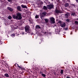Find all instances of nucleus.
<instances>
[{
  "mask_svg": "<svg viewBox=\"0 0 78 78\" xmlns=\"http://www.w3.org/2000/svg\"><path fill=\"white\" fill-rule=\"evenodd\" d=\"M12 17L14 19H16V20H21L22 19V14L20 12L17 13L16 16L15 15H12Z\"/></svg>",
  "mask_w": 78,
  "mask_h": 78,
  "instance_id": "1",
  "label": "nucleus"
},
{
  "mask_svg": "<svg viewBox=\"0 0 78 78\" xmlns=\"http://www.w3.org/2000/svg\"><path fill=\"white\" fill-rule=\"evenodd\" d=\"M25 31L27 33H30L31 32V30L30 29V26L28 25H27L24 27Z\"/></svg>",
  "mask_w": 78,
  "mask_h": 78,
  "instance_id": "2",
  "label": "nucleus"
},
{
  "mask_svg": "<svg viewBox=\"0 0 78 78\" xmlns=\"http://www.w3.org/2000/svg\"><path fill=\"white\" fill-rule=\"evenodd\" d=\"M49 20L51 23V24L55 23V20L54 18L53 17H50Z\"/></svg>",
  "mask_w": 78,
  "mask_h": 78,
  "instance_id": "3",
  "label": "nucleus"
},
{
  "mask_svg": "<svg viewBox=\"0 0 78 78\" xmlns=\"http://www.w3.org/2000/svg\"><path fill=\"white\" fill-rule=\"evenodd\" d=\"M55 12L56 14H59V13L62 14V13H63V12L59 9H56L55 10Z\"/></svg>",
  "mask_w": 78,
  "mask_h": 78,
  "instance_id": "4",
  "label": "nucleus"
},
{
  "mask_svg": "<svg viewBox=\"0 0 78 78\" xmlns=\"http://www.w3.org/2000/svg\"><path fill=\"white\" fill-rule=\"evenodd\" d=\"M59 22L60 23V27H61L63 28V27H66V23L65 22H62L61 21H59Z\"/></svg>",
  "mask_w": 78,
  "mask_h": 78,
  "instance_id": "5",
  "label": "nucleus"
},
{
  "mask_svg": "<svg viewBox=\"0 0 78 78\" xmlns=\"http://www.w3.org/2000/svg\"><path fill=\"white\" fill-rule=\"evenodd\" d=\"M47 7L49 9H51L54 8V5L53 4L48 5H47Z\"/></svg>",
  "mask_w": 78,
  "mask_h": 78,
  "instance_id": "6",
  "label": "nucleus"
},
{
  "mask_svg": "<svg viewBox=\"0 0 78 78\" xmlns=\"http://www.w3.org/2000/svg\"><path fill=\"white\" fill-rule=\"evenodd\" d=\"M70 13L67 12L65 14V18H69V16H70Z\"/></svg>",
  "mask_w": 78,
  "mask_h": 78,
  "instance_id": "7",
  "label": "nucleus"
},
{
  "mask_svg": "<svg viewBox=\"0 0 78 78\" xmlns=\"http://www.w3.org/2000/svg\"><path fill=\"white\" fill-rule=\"evenodd\" d=\"M16 8L18 11H22L21 7H20V6H18Z\"/></svg>",
  "mask_w": 78,
  "mask_h": 78,
  "instance_id": "8",
  "label": "nucleus"
},
{
  "mask_svg": "<svg viewBox=\"0 0 78 78\" xmlns=\"http://www.w3.org/2000/svg\"><path fill=\"white\" fill-rule=\"evenodd\" d=\"M7 9L9 10L10 11H11V12H12V11H13L14 10V9H12V8H11L9 7H7Z\"/></svg>",
  "mask_w": 78,
  "mask_h": 78,
  "instance_id": "9",
  "label": "nucleus"
},
{
  "mask_svg": "<svg viewBox=\"0 0 78 78\" xmlns=\"http://www.w3.org/2000/svg\"><path fill=\"white\" fill-rule=\"evenodd\" d=\"M21 6L23 8H27V5H21Z\"/></svg>",
  "mask_w": 78,
  "mask_h": 78,
  "instance_id": "10",
  "label": "nucleus"
},
{
  "mask_svg": "<svg viewBox=\"0 0 78 78\" xmlns=\"http://www.w3.org/2000/svg\"><path fill=\"white\" fill-rule=\"evenodd\" d=\"M71 16H76V13L74 12H72L71 13Z\"/></svg>",
  "mask_w": 78,
  "mask_h": 78,
  "instance_id": "11",
  "label": "nucleus"
},
{
  "mask_svg": "<svg viewBox=\"0 0 78 78\" xmlns=\"http://www.w3.org/2000/svg\"><path fill=\"white\" fill-rule=\"evenodd\" d=\"M36 29H41V27H40V26L38 25H37L35 27Z\"/></svg>",
  "mask_w": 78,
  "mask_h": 78,
  "instance_id": "12",
  "label": "nucleus"
},
{
  "mask_svg": "<svg viewBox=\"0 0 78 78\" xmlns=\"http://www.w3.org/2000/svg\"><path fill=\"white\" fill-rule=\"evenodd\" d=\"M43 9L44 10H47V7L45 5H44L43 7Z\"/></svg>",
  "mask_w": 78,
  "mask_h": 78,
  "instance_id": "13",
  "label": "nucleus"
},
{
  "mask_svg": "<svg viewBox=\"0 0 78 78\" xmlns=\"http://www.w3.org/2000/svg\"><path fill=\"white\" fill-rule=\"evenodd\" d=\"M45 16V13H43L41 15V16H42V17H44Z\"/></svg>",
  "mask_w": 78,
  "mask_h": 78,
  "instance_id": "14",
  "label": "nucleus"
},
{
  "mask_svg": "<svg viewBox=\"0 0 78 78\" xmlns=\"http://www.w3.org/2000/svg\"><path fill=\"white\" fill-rule=\"evenodd\" d=\"M69 6V3H66L65 4V7H67V6Z\"/></svg>",
  "mask_w": 78,
  "mask_h": 78,
  "instance_id": "15",
  "label": "nucleus"
},
{
  "mask_svg": "<svg viewBox=\"0 0 78 78\" xmlns=\"http://www.w3.org/2000/svg\"><path fill=\"white\" fill-rule=\"evenodd\" d=\"M4 75L6 77H9V75L8 74H7V73L5 74Z\"/></svg>",
  "mask_w": 78,
  "mask_h": 78,
  "instance_id": "16",
  "label": "nucleus"
},
{
  "mask_svg": "<svg viewBox=\"0 0 78 78\" xmlns=\"http://www.w3.org/2000/svg\"><path fill=\"white\" fill-rule=\"evenodd\" d=\"M44 20L46 23H48V19H44Z\"/></svg>",
  "mask_w": 78,
  "mask_h": 78,
  "instance_id": "17",
  "label": "nucleus"
},
{
  "mask_svg": "<svg viewBox=\"0 0 78 78\" xmlns=\"http://www.w3.org/2000/svg\"><path fill=\"white\" fill-rule=\"evenodd\" d=\"M63 73H64V71L63 70H61L60 71V73H61V74H62Z\"/></svg>",
  "mask_w": 78,
  "mask_h": 78,
  "instance_id": "18",
  "label": "nucleus"
},
{
  "mask_svg": "<svg viewBox=\"0 0 78 78\" xmlns=\"http://www.w3.org/2000/svg\"><path fill=\"white\" fill-rule=\"evenodd\" d=\"M18 67H19L20 68V69H21V70H25V68H22L20 66H18Z\"/></svg>",
  "mask_w": 78,
  "mask_h": 78,
  "instance_id": "19",
  "label": "nucleus"
},
{
  "mask_svg": "<svg viewBox=\"0 0 78 78\" xmlns=\"http://www.w3.org/2000/svg\"><path fill=\"white\" fill-rule=\"evenodd\" d=\"M21 33L22 34H23V35L25 33L26 34H27V33H26V32H22Z\"/></svg>",
  "mask_w": 78,
  "mask_h": 78,
  "instance_id": "20",
  "label": "nucleus"
},
{
  "mask_svg": "<svg viewBox=\"0 0 78 78\" xmlns=\"http://www.w3.org/2000/svg\"><path fill=\"white\" fill-rule=\"evenodd\" d=\"M70 6L72 7V6H74L75 7V5L74 4H71L70 5Z\"/></svg>",
  "mask_w": 78,
  "mask_h": 78,
  "instance_id": "21",
  "label": "nucleus"
},
{
  "mask_svg": "<svg viewBox=\"0 0 78 78\" xmlns=\"http://www.w3.org/2000/svg\"><path fill=\"white\" fill-rule=\"evenodd\" d=\"M8 19H9L11 20L12 19V17L11 16H8Z\"/></svg>",
  "mask_w": 78,
  "mask_h": 78,
  "instance_id": "22",
  "label": "nucleus"
},
{
  "mask_svg": "<svg viewBox=\"0 0 78 78\" xmlns=\"http://www.w3.org/2000/svg\"><path fill=\"white\" fill-rule=\"evenodd\" d=\"M41 75L42 76H43V77H45V74H44V73H42L41 74Z\"/></svg>",
  "mask_w": 78,
  "mask_h": 78,
  "instance_id": "23",
  "label": "nucleus"
},
{
  "mask_svg": "<svg viewBox=\"0 0 78 78\" xmlns=\"http://www.w3.org/2000/svg\"><path fill=\"white\" fill-rule=\"evenodd\" d=\"M66 22H70V20H69V19H66Z\"/></svg>",
  "mask_w": 78,
  "mask_h": 78,
  "instance_id": "24",
  "label": "nucleus"
},
{
  "mask_svg": "<svg viewBox=\"0 0 78 78\" xmlns=\"http://www.w3.org/2000/svg\"><path fill=\"white\" fill-rule=\"evenodd\" d=\"M35 18H36V19H37V18H39V16H38L36 15L35 16Z\"/></svg>",
  "mask_w": 78,
  "mask_h": 78,
  "instance_id": "25",
  "label": "nucleus"
},
{
  "mask_svg": "<svg viewBox=\"0 0 78 78\" xmlns=\"http://www.w3.org/2000/svg\"><path fill=\"white\" fill-rule=\"evenodd\" d=\"M59 32H60L59 30H57V34H59Z\"/></svg>",
  "mask_w": 78,
  "mask_h": 78,
  "instance_id": "26",
  "label": "nucleus"
},
{
  "mask_svg": "<svg viewBox=\"0 0 78 78\" xmlns=\"http://www.w3.org/2000/svg\"><path fill=\"white\" fill-rule=\"evenodd\" d=\"M57 3H59V0H56Z\"/></svg>",
  "mask_w": 78,
  "mask_h": 78,
  "instance_id": "27",
  "label": "nucleus"
},
{
  "mask_svg": "<svg viewBox=\"0 0 78 78\" xmlns=\"http://www.w3.org/2000/svg\"><path fill=\"white\" fill-rule=\"evenodd\" d=\"M75 23H78V21H75Z\"/></svg>",
  "mask_w": 78,
  "mask_h": 78,
  "instance_id": "28",
  "label": "nucleus"
},
{
  "mask_svg": "<svg viewBox=\"0 0 78 78\" xmlns=\"http://www.w3.org/2000/svg\"><path fill=\"white\" fill-rule=\"evenodd\" d=\"M40 4L41 5H43V2H41V3H40Z\"/></svg>",
  "mask_w": 78,
  "mask_h": 78,
  "instance_id": "29",
  "label": "nucleus"
},
{
  "mask_svg": "<svg viewBox=\"0 0 78 78\" xmlns=\"http://www.w3.org/2000/svg\"><path fill=\"white\" fill-rule=\"evenodd\" d=\"M65 29V30H67L68 29V28H66Z\"/></svg>",
  "mask_w": 78,
  "mask_h": 78,
  "instance_id": "30",
  "label": "nucleus"
},
{
  "mask_svg": "<svg viewBox=\"0 0 78 78\" xmlns=\"http://www.w3.org/2000/svg\"><path fill=\"white\" fill-rule=\"evenodd\" d=\"M8 2H11V0H8Z\"/></svg>",
  "mask_w": 78,
  "mask_h": 78,
  "instance_id": "31",
  "label": "nucleus"
},
{
  "mask_svg": "<svg viewBox=\"0 0 78 78\" xmlns=\"http://www.w3.org/2000/svg\"><path fill=\"white\" fill-rule=\"evenodd\" d=\"M40 74H41V73H42V72L41 71H40Z\"/></svg>",
  "mask_w": 78,
  "mask_h": 78,
  "instance_id": "32",
  "label": "nucleus"
},
{
  "mask_svg": "<svg viewBox=\"0 0 78 78\" xmlns=\"http://www.w3.org/2000/svg\"><path fill=\"white\" fill-rule=\"evenodd\" d=\"M15 36V34H12V36Z\"/></svg>",
  "mask_w": 78,
  "mask_h": 78,
  "instance_id": "33",
  "label": "nucleus"
},
{
  "mask_svg": "<svg viewBox=\"0 0 78 78\" xmlns=\"http://www.w3.org/2000/svg\"><path fill=\"white\" fill-rule=\"evenodd\" d=\"M41 19H43V16H41Z\"/></svg>",
  "mask_w": 78,
  "mask_h": 78,
  "instance_id": "34",
  "label": "nucleus"
},
{
  "mask_svg": "<svg viewBox=\"0 0 78 78\" xmlns=\"http://www.w3.org/2000/svg\"><path fill=\"white\" fill-rule=\"evenodd\" d=\"M33 33L31 34V35H33Z\"/></svg>",
  "mask_w": 78,
  "mask_h": 78,
  "instance_id": "35",
  "label": "nucleus"
},
{
  "mask_svg": "<svg viewBox=\"0 0 78 78\" xmlns=\"http://www.w3.org/2000/svg\"><path fill=\"white\" fill-rule=\"evenodd\" d=\"M18 67H20V66H19V65H18V66H17Z\"/></svg>",
  "mask_w": 78,
  "mask_h": 78,
  "instance_id": "36",
  "label": "nucleus"
},
{
  "mask_svg": "<svg viewBox=\"0 0 78 78\" xmlns=\"http://www.w3.org/2000/svg\"><path fill=\"white\" fill-rule=\"evenodd\" d=\"M76 2H78V0H76Z\"/></svg>",
  "mask_w": 78,
  "mask_h": 78,
  "instance_id": "37",
  "label": "nucleus"
},
{
  "mask_svg": "<svg viewBox=\"0 0 78 78\" xmlns=\"http://www.w3.org/2000/svg\"><path fill=\"white\" fill-rule=\"evenodd\" d=\"M72 34V33H71V34Z\"/></svg>",
  "mask_w": 78,
  "mask_h": 78,
  "instance_id": "38",
  "label": "nucleus"
},
{
  "mask_svg": "<svg viewBox=\"0 0 78 78\" xmlns=\"http://www.w3.org/2000/svg\"><path fill=\"white\" fill-rule=\"evenodd\" d=\"M68 1H70V0H67Z\"/></svg>",
  "mask_w": 78,
  "mask_h": 78,
  "instance_id": "39",
  "label": "nucleus"
},
{
  "mask_svg": "<svg viewBox=\"0 0 78 78\" xmlns=\"http://www.w3.org/2000/svg\"><path fill=\"white\" fill-rule=\"evenodd\" d=\"M54 0H51L52 1H53Z\"/></svg>",
  "mask_w": 78,
  "mask_h": 78,
  "instance_id": "40",
  "label": "nucleus"
},
{
  "mask_svg": "<svg viewBox=\"0 0 78 78\" xmlns=\"http://www.w3.org/2000/svg\"><path fill=\"white\" fill-rule=\"evenodd\" d=\"M45 33H46V32H45Z\"/></svg>",
  "mask_w": 78,
  "mask_h": 78,
  "instance_id": "41",
  "label": "nucleus"
},
{
  "mask_svg": "<svg viewBox=\"0 0 78 78\" xmlns=\"http://www.w3.org/2000/svg\"><path fill=\"white\" fill-rule=\"evenodd\" d=\"M45 33H46V32H45Z\"/></svg>",
  "mask_w": 78,
  "mask_h": 78,
  "instance_id": "42",
  "label": "nucleus"
},
{
  "mask_svg": "<svg viewBox=\"0 0 78 78\" xmlns=\"http://www.w3.org/2000/svg\"><path fill=\"white\" fill-rule=\"evenodd\" d=\"M65 77H66V76H65Z\"/></svg>",
  "mask_w": 78,
  "mask_h": 78,
  "instance_id": "43",
  "label": "nucleus"
}]
</instances>
